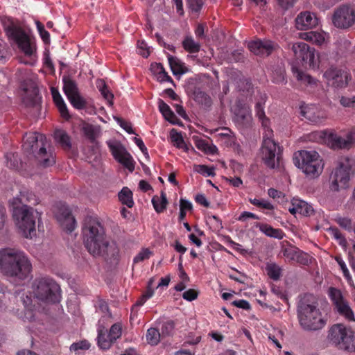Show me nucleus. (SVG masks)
<instances>
[{
  "instance_id": "cd10ccee",
  "label": "nucleus",
  "mask_w": 355,
  "mask_h": 355,
  "mask_svg": "<svg viewBox=\"0 0 355 355\" xmlns=\"http://www.w3.org/2000/svg\"><path fill=\"white\" fill-rule=\"evenodd\" d=\"M254 227L259 228V230L267 236L279 239L283 238L284 232L281 229H275L267 223L257 222L254 223Z\"/></svg>"
},
{
  "instance_id": "4be33fe9",
  "label": "nucleus",
  "mask_w": 355,
  "mask_h": 355,
  "mask_svg": "<svg viewBox=\"0 0 355 355\" xmlns=\"http://www.w3.org/2000/svg\"><path fill=\"white\" fill-rule=\"evenodd\" d=\"M234 121L241 128L250 126L252 116L248 107H238L235 110Z\"/></svg>"
},
{
  "instance_id": "052dcab7",
  "label": "nucleus",
  "mask_w": 355,
  "mask_h": 355,
  "mask_svg": "<svg viewBox=\"0 0 355 355\" xmlns=\"http://www.w3.org/2000/svg\"><path fill=\"white\" fill-rule=\"evenodd\" d=\"M132 192L131 190L125 187H123L120 192L118 193L119 200H132Z\"/></svg>"
},
{
  "instance_id": "412c9836",
  "label": "nucleus",
  "mask_w": 355,
  "mask_h": 355,
  "mask_svg": "<svg viewBox=\"0 0 355 355\" xmlns=\"http://www.w3.org/2000/svg\"><path fill=\"white\" fill-rule=\"evenodd\" d=\"M318 18L310 12H302L297 15L295 23L296 27L300 30L313 28L318 25Z\"/></svg>"
},
{
  "instance_id": "7c9ffc66",
  "label": "nucleus",
  "mask_w": 355,
  "mask_h": 355,
  "mask_svg": "<svg viewBox=\"0 0 355 355\" xmlns=\"http://www.w3.org/2000/svg\"><path fill=\"white\" fill-rule=\"evenodd\" d=\"M55 140L60 144L64 150H69L71 148V138L69 135L62 130H58L54 133Z\"/></svg>"
},
{
  "instance_id": "bf43d9fd",
  "label": "nucleus",
  "mask_w": 355,
  "mask_h": 355,
  "mask_svg": "<svg viewBox=\"0 0 355 355\" xmlns=\"http://www.w3.org/2000/svg\"><path fill=\"white\" fill-rule=\"evenodd\" d=\"M198 292L196 291L195 289L190 288L182 294V297L189 302H191L193 300H195L198 298Z\"/></svg>"
},
{
  "instance_id": "c756f323",
  "label": "nucleus",
  "mask_w": 355,
  "mask_h": 355,
  "mask_svg": "<svg viewBox=\"0 0 355 355\" xmlns=\"http://www.w3.org/2000/svg\"><path fill=\"white\" fill-rule=\"evenodd\" d=\"M194 101L205 108L211 107L212 100L211 97L200 89H196L193 92Z\"/></svg>"
},
{
  "instance_id": "f704fd0d",
  "label": "nucleus",
  "mask_w": 355,
  "mask_h": 355,
  "mask_svg": "<svg viewBox=\"0 0 355 355\" xmlns=\"http://www.w3.org/2000/svg\"><path fill=\"white\" fill-rule=\"evenodd\" d=\"M158 108L159 112L163 115L164 118L172 123H175L174 119H175V115L174 112L171 110V107L168 104H166L162 99L159 98L158 100Z\"/></svg>"
},
{
  "instance_id": "13d9d810",
  "label": "nucleus",
  "mask_w": 355,
  "mask_h": 355,
  "mask_svg": "<svg viewBox=\"0 0 355 355\" xmlns=\"http://www.w3.org/2000/svg\"><path fill=\"white\" fill-rule=\"evenodd\" d=\"M116 121L118 123V124L128 134H135L131 123L123 119L122 118L117 117L116 118Z\"/></svg>"
},
{
  "instance_id": "0eeeda50",
  "label": "nucleus",
  "mask_w": 355,
  "mask_h": 355,
  "mask_svg": "<svg viewBox=\"0 0 355 355\" xmlns=\"http://www.w3.org/2000/svg\"><path fill=\"white\" fill-rule=\"evenodd\" d=\"M12 217L17 226L26 238H33L36 234V220L40 214L26 205H17L12 201Z\"/></svg>"
},
{
  "instance_id": "ddd939ff",
  "label": "nucleus",
  "mask_w": 355,
  "mask_h": 355,
  "mask_svg": "<svg viewBox=\"0 0 355 355\" xmlns=\"http://www.w3.org/2000/svg\"><path fill=\"white\" fill-rule=\"evenodd\" d=\"M52 210L54 217L64 230L70 233L75 230L76 219L72 215L71 209L63 201H56Z\"/></svg>"
},
{
  "instance_id": "dca6fc26",
  "label": "nucleus",
  "mask_w": 355,
  "mask_h": 355,
  "mask_svg": "<svg viewBox=\"0 0 355 355\" xmlns=\"http://www.w3.org/2000/svg\"><path fill=\"white\" fill-rule=\"evenodd\" d=\"M323 78L329 85L336 88L346 87L351 79L347 71L333 66L324 72Z\"/></svg>"
},
{
  "instance_id": "ea45409f",
  "label": "nucleus",
  "mask_w": 355,
  "mask_h": 355,
  "mask_svg": "<svg viewBox=\"0 0 355 355\" xmlns=\"http://www.w3.org/2000/svg\"><path fill=\"white\" fill-rule=\"evenodd\" d=\"M67 99L75 109L83 110L86 107L87 101L80 95V92L73 96H70V98Z\"/></svg>"
},
{
  "instance_id": "20e7f679",
  "label": "nucleus",
  "mask_w": 355,
  "mask_h": 355,
  "mask_svg": "<svg viewBox=\"0 0 355 355\" xmlns=\"http://www.w3.org/2000/svg\"><path fill=\"white\" fill-rule=\"evenodd\" d=\"M1 21L9 41L15 43L27 57H31L37 51L35 38L24 29L18 20L4 17Z\"/></svg>"
},
{
  "instance_id": "1a4fd4ad",
  "label": "nucleus",
  "mask_w": 355,
  "mask_h": 355,
  "mask_svg": "<svg viewBox=\"0 0 355 355\" xmlns=\"http://www.w3.org/2000/svg\"><path fill=\"white\" fill-rule=\"evenodd\" d=\"M294 164L311 178L320 175L323 169L322 159L316 151L300 150L295 154Z\"/></svg>"
},
{
  "instance_id": "de8ad7c7",
  "label": "nucleus",
  "mask_w": 355,
  "mask_h": 355,
  "mask_svg": "<svg viewBox=\"0 0 355 355\" xmlns=\"http://www.w3.org/2000/svg\"><path fill=\"white\" fill-rule=\"evenodd\" d=\"M194 171L206 177L214 176L215 175L214 168L209 167L207 165H195Z\"/></svg>"
},
{
  "instance_id": "f257e3e1",
  "label": "nucleus",
  "mask_w": 355,
  "mask_h": 355,
  "mask_svg": "<svg viewBox=\"0 0 355 355\" xmlns=\"http://www.w3.org/2000/svg\"><path fill=\"white\" fill-rule=\"evenodd\" d=\"M83 231L85 246L89 254L94 257H101L111 266H116L119 263V247L115 241L107 238L105 229L97 218H87Z\"/></svg>"
},
{
  "instance_id": "9d476101",
  "label": "nucleus",
  "mask_w": 355,
  "mask_h": 355,
  "mask_svg": "<svg viewBox=\"0 0 355 355\" xmlns=\"http://www.w3.org/2000/svg\"><path fill=\"white\" fill-rule=\"evenodd\" d=\"M282 152V148L273 139V130L268 129L264 131L261 148V157L264 164L270 168H275L276 164H279Z\"/></svg>"
},
{
  "instance_id": "a211bd4d",
  "label": "nucleus",
  "mask_w": 355,
  "mask_h": 355,
  "mask_svg": "<svg viewBox=\"0 0 355 355\" xmlns=\"http://www.w3.org/2000/svg\"><path fill=\"white\" fill-rule=\"evenodd\" d=\"M248 46L250 51L254 55L261 57H267L278 47V45L271 40L258 39L250 42Z\"/></svg>"
},
{
  "instance_id": "4468645a",
  "label": "nucleus",
  "mask_w": 355,
  "mask_h": 355,
  "mask_svg": "<svg viewBox=\"0 0 355 355\" xmlns=\"http://www.w3.org/2000/svg\"><path fill=\"white\" fill-rule=\"evenodd\" d=\"M106 143L114 158L130 172H133L135 162L123 145L116 141L110 140Z\"/></svg>"
},
{
  "instance_id": "5fc2aeb1",
  "label": "nucleus",
  "mask_w": 355,
  "mask_h": 355,
  "mask_svg": "<svg viewBox=\"0 0 355 355\" xmlns=\"http://www.w3.org/2000/svg\"><path fill=\"white\" fill-rule=\"evenodd\" d=\"M189 8L194 12H198L204 4L203 0H187Z\"/></svg>"
},
{
  "instance_id": "680f3d73",
  "label": "nucleus",
  "mask_w": 355,
  "mask_h": 355,
  "mask_svg": "<svg viewBox=\"0 0 355 355\" xmlns=\"http://www.w3.org/2000/svg\"><path fill=\"white\" fill-rule=\"evenodd\" d=\"M37 89L36 88H33L32 92L33 95L30 97L24 96L23 98V102L28 106H33L35 104L36 102V96L37 94Z\"/></svg>"
},
{
  "instance_id": "6e6552de",
  "label": "nucleus",
  "mask_w": 355,
  "mask_h": 355,
  "mask_svg": "<svg viewBox=\"0 0 355 355\" xmlns=\"http://www.w3.org/2000/svg\"><path fill=\"white\" fill-rule=\"evenodd\" d=\"M329 344L347 353H355V332L343 324L332 325L328 330Z\"/></svg>"
},
{
  "instance_id": "603ef678",
  "label": "nucleus",
  "mask_w": 355,
  "mask_h": 355,
  "mask_svg": "<svg viewBox=\"0 0 355 355\" xmlns=\"http://www.w3.org/2000/svg\"><path fill=\"white\" fill-rule=\"evenodd\" d=\"M299 250L295 247H289L283 250V255L288 261H294L297 259V254Z\"/></svg>"
},
{
  "instance_id": "69168bd1",
  "label": "nucleus",
  "mask_w": 355,
  "mask_h": 355,
  "mask_svg": "<svg viewBox=\"0 0 355 355\" xmlns=\"http://www.w3.org/2000/svg\"><path fill=\"white\" fill-rule=\"evenodd\" d=\"M331 234L336 239L340 241V244L346 243V239L340 232V231L337 227H330L329 229Z\"/></svg>"
},
{
  "instance_id": "a878e982",
  "label": "nucleus",
  "mask_w": 355,
  "mask_h": 355,
  "mask_svg": "<svg viewBox=\"0 0 355 355\" xmlns=\"http://www.w3.org/2000/svg\"><path fill=\"white\" fill-rule=\"evenodd\" d=\"M293 207L289 209L291 214H300L303 216H310L313 214L314 209L307 201H294Z\"/></svg>"
},
{
  "instance_id": "79ce46f5",
  "label": "nucleus",
  "mask_w": 355,
  "mask_h": 355,
  "mask_svg": "<svg viewBox=\"0 0 355 355\" xmlns=\"http://www.w3.org/2000/svg\"><path fill=\"white\" fill-rule=\"evenodd\" d=\"M170 137L171 142L178 148H183L184 146V141L180 132H178L175 129H172L170 132Z\"/></svg>"
},
{
  "instance_id": "774afa93",
  "label": "nucleus",
  "mask_w": 355,
  "mask_h": 355,
  "mask_svg": "<svg viewBox=\"0 0 355 355\" xmlns=\"http://www.w3.org/2000/svg\"><path fill=\"white\" fill-rule=\"evenodd\" d=\"M6 159H7V166L8 168H14V169L18 168V166H19L18 162H17V159L15 158L14 154L6 155Z\"/></svg>"
},
{
  "instance_id": "4c0bfd02",
  "label": "nucleus",
  "mask_w": 355,
  "mask_h": 355,
  "mask_svg": "<svg viewBox=\"0 0 355 355\" xmlns=\"http://www.w3.org/2000/svg\"><path fill=\"white\" fill-rule=\"evenodd\" d=\"M168 60L171 69L174 75H182L185 73V67L178 58L170 55Z\"/></svg>"
},
{
  "instance_id": "4d7b16f0",
  "label": "nucleus",
  "mask_w": 355,
  "mask_h": 355,
  "mask_svg": "<svg viewBox=\"0 0 355 355\" xmlns=\"http://www.w3.org/2000/svg\"><path fill=\"white\" fill-rule=\"evenodd\" d=\"M90 347V344L86 340H81L80 342L73 343L70 346V350L73 352H77L79 349L86 350Z\"/></svg>"
},
{
  "instance_id": "b1692460",
  "label": "nucleus",
  "mask_w": 355,
  "mask_h": 355,
  "mask_svg": "<svg viewBox=\"0 0 355 355\" xmlns=\"http://www.w3.org/2000/svg\"><path fill=\"white\" fill-rule=\"evenodd\" d=\"M328 35L324 32L309 31L300 33V38L317 46H322L326 42Z\"/></svg>"
},
{
  "instance_id": "49530a36",
  "label": "nucleus",
  "mask_w": 355,
  "mask_h": 355,
  "mask_svg": "<svg viewBox=\"0 0 355 355\" xmlns=\"http://www.w3.org/2000/svg\"><path fill=\"white\" fill-rule=\"evenodd\" d=\"M97 87L102 96L110 101L113 98V94L110 92L106 83L103 80H98L96 83Z\"/></svg>"
},
{
  "instance_id": "6ab92c4d",
  "label": "nucleus",
  "mask_w": 355,
  "mask_h": 355,
  "mask_svg": "<svg viewBox=\"0 0 355 355\" xmlns=\"http://www.w3.org/2000/svg\"><path fill=\"white\" fill-rule=\"evenodd\" d=\"M301 114L307 120L315 124L322 123L327 118L325 113L315 105L302 106Z\"/></svg>"
},
{
  "instance_id": "e433bc0d",
  "label": "nucleus",
  "mask_w": 355,
  "mask_h": 355,
  "mask_svg": "<svg viewBox=\"0 0 355 355\" xmlns=\"http://www.w3.org/2000/svg\"><path fill=\"white\" fill-rule=\"evenodd\" d=\"M194 141L196 147L206 154L214 155L218 150L216 146L209 145V143L203 139L197 138Z\"/></svg>"
},
{
  "instance_id": "c85d7f7f",
  "label": "nucleus",
  "mask_w": 355,
  "mask_h": 355,
  "mask_svg": "<svg viewBox=\"0 0 355 355\" xmlns=\"http://www.w3.org/2000/svg\"><path fill=\"white\" fill-rule=\"evenodd\" d=\"M113 343L107 330L105 327H99L97 336L98 346L105 350L110 349Z\"/></svg>"
},
{
  "instance_id": "2eb2a0df",
  "label": "nucleus",
  "mask_w": 355,
  "mask_h": 355,
  "mask_svg": "<svg viewBox=\"0 0 355 355\" xmlns=\"http://www.w3.org/2000/svg\"><path fill=\"white\" fill-rule=\"evenodd\" d=\"M332 23L336 28L347 29L355 23V10L347 5H342L335 10Z\"/></svg>"
},
{
  "instance_id": "7ed1b4c3",
  "label": "nucleus",
  "mask_w": 355,
  "mask_h": 355,
  "mask_svg": "<svg viewBox=\"0 0 355 355\" xmlns=\"http://www.w3.org/2000/svg\"><path fill=\"white\" fill-rule=\"evenodd\" d=\"M22 149L27 155H33L40 166H51L55 164V156L46 136L37 132L26 134Z\"/></svg>"
},
{
  "instance_id": "72a5a7b5",
  "label": "nucleus",
  "mask_w": 355,
  "mask_h": 355,
  "mask_svg": "<svg viewBox=\"0 0 355 355\" xmlns=\"http://www.w3.org/2000/svg\"><path fill=\"white\" fill-rule=\"evenodd\" d=\"M182 45L184 49L189 53H196L200 50V43L196 42L191 35L184 37Z\"/></svg>"
},
{
  "instance_id": "bb28decb",
  "label": "nucleus",
  "mask_w": 355,
  "mask_h": 355,
  "mask_svg": "<svg viewBox=\"0 0 355 355\" xmlns=\"http://www.w3.org/2000/svg\"><path fill=\"white\" fill-rule=\"evenodd\" d=\"M62 83L63 92L67 98L80 92L77 83L69 76H62Z\"/></svg>"
},
{
  "instance_id": "f3484780",
  "label": "nucleus",
  "mask_w": 355,
  "mask_h": 355,
  "mask_svg": "<svg viewBox=\"0 0 355 355\" xmlns=\"http://www.w3.org/2000/svg\"><path fill=\"white\" fill-rule=\"evenodd\" d=\"M327 145L333 149H349L355 144V131L347 132L345 138L334 132H323Z\"/></svg>"
},
{
  "instance_id": "8fccbe9b",
  "label": "nucleus",
  "mask_w": 355,
  "mask_h": 355,
  "mask_svg": "<svg viewBox=\"0 0 355 355\" xmlns=\"http://www.w3.org/2000/svg\"><path fill=\"white\" fill-rule=\"evenodd\" d=\"M250 202L266 214H270V211L274 209V206L269 201H250Z\"/></svg>"
},
{
  "instance_id": "aec40b11",
  "label": "nucleus",
  "mask_w": 355,
  "mask_h": 355,
  "mask_svg": "<svg viewBox=\"0 0 355 355\" xmlns=\"http://www.w3.org/2000/svg\"><path fill=\"white\" fill-rule=\"evenodd\" d=\"M17 301L21 303L24 306V314L19 315V318L24 320L32 321L35 318L34 309L35 305L33 304V299L31 295L26 294L25 293H21V292L17 293L16 295Z\"/></svg>"
},
{
  "instance_id": "423d86ee",
  "label": "nucleus",
  "mask_w": 355,
  "mask_h": 355,
  "mask_svg": "<svg viewBox=\"0 0 355 355\" xmlns=\"http://www.w3.org/2000/svg\"><path fill=\"white\" fill-rule=\"evenodd\" d=\"M61 289L59 284L49 276L37 277L31 283V295L38 302L53 304L60 302Z\"/></svg>"
},
{
  "instance_id": "39448f33",
  "label": "nucleus",
  "mask_w": 355,
  "mask_h": 355,
  "mask_svg": "<svg viewBox=\"0 0 355 355\" xmlns=\"http://www.w3.org/2000/svg\"><path fill=\"white\" fill-rule=\"evenodd\" d=\"M312 296H304L297 305V318L301 327L307 331H317L322 329L327 320L322 315L318 304L311 300Z\"/></svg>"
},
{
  "instance_id": "6e6d98bb",
  "label": "nucleus",
  "mask_w": 355,
  "mask_h": 355,
  "mask_svg": "<svg viewBox=\"0 0 355 355\" xmlns=\"http://www.w3.org/2000/svg\"><path fill=\"white\" fill-rule=\"evenodd\" d=\"M336 223L343 228L347 231L353 230L352 220L349 218L338 217L336 220Z\"/></svg>"
},
{
  "instance_id": "9b49d317",
  "label": "nucleus",
  "mask_w": 355,
  "mask_h": 355,
  "mask_svg": "<svg viewBox=\"0 0 355 355\" xmlns=\"http://www.w3.org/2000/svg\"><path fill=\"white\" fill-rule=\"evenodd\" d=\"M352 167L353 161L349 157H343L338 160L330 177L331 182L329 189L331 191H338L340 188L346 189L349 187Z\"/></svg>"
},
{
  "instance_id": "37998d69",
  "label": "nucleus",
  "mask_w": 355,
  "mask_h": 355,
  "mask_svg": "<svg viewBox=\"0 0 355 355\" xmlns=\"http://www.w3.org/2000/svg\"><path fill=\"white\" fill-rule=\"evenodd\" d=\"M146 339L151 345H156L159 343L160 339V333L155 328H150L146 333Z\"/></svg>"
},
{
  "instance_id": "58836bf2",
  "label": "nucleus",
  "mask_w": 355,
  "mask_h": 355,
  "mask_svg": "<svg viewBox=\"0 0 355 355\" xmlns=\"http://www.w3.org/2000/svg\"><path fill=\"white\" fill-rule=\"evenodd\" d=\"M266 270L268 277L274 280L277 281L282 277V268L275 263H268L266 266Z\"/></svg>"
},
{
  "instance_id": "5701e85b",
  "label": "nucleus",
  "mask_w": 355,
  "mask_h": 355,
  "mask_svg": "<svg viewBox=\"0 0 355 355\" xmlns=\"http://www.w3.org/2000/svg\"><path fill=\"white\" fill-rule=\"evenodd\" d=\"M83 136L92 144L97 146L98 142L97 138L101 135V130L98 126L94 125L88 123H83L80 128Z\"/></svg>"
},
{
  "instance_id": "2f4dec72",
  "label": "nucleus",
  "mask_w": 355,
  "mask_h": 355,
  "mask_svg": "<svg viewBox=\"0 0 355 355\" xmlns=\"http://www.w3.org/2000/svg\"><path fill=\"white\" fill-rule=\"evenodd\" d=\"M292 73L298 81L306 85H315L317 84V80L310 75L300 70L297 67H292Z\"/></svg>"
},
{
  "instance_id": "c03bdc74",
  "label": "nucleus",
  "mask_w": 355,
  "mask_h": 355,
  "mask_svg": "<svg viewBox=\"0 0 355 355\" xmlns=\"http://www.w3.org/2000/svg\"><path fill=\"white\" fill-rule=\"evenodd\" d=\"M329 295L336 306L345 302L340 291L336 288H329Z\"/></svg>"
},
{
  "instance_id": "f8f14e48",
  "label": "nucleus",
  "mask_w": 355,
  "mask_h": 355,
  "mask_svg": "<svg viewBox=\"0 0 355 355\" xmlns=\"http://www.w3.org/2000/svg\"><path fill=\"white\" fill-rule=\"evenodd\" d=\"M292 50L296 60H300L303 65H309L313 69L318 68L319 56L315 49L304 42H297L293 44Z\"/></svg>"
},
{
  "instance_id": "09e8293b",
  "label": "nucleus",
  "mask_w": 355,
  "mask_h": 355,
  "mask_svg": "<svg viewBox=\"0 0 355 355\" xmlns=\"http://www.w3.org/2000/svg\"><path fill=\"white\" fill-rule=\"evenodd\" d=\"M110 337L114 343L118 338L121 336L122 334V327L119 323H115L112 325L108 332Z\"/></svg>"
},
{
  "instance_id": "0e129e2a",
  "label": "nucleus",
  "mask_w": 355,
  "mask_h": 355,
  "mask_svg": "<svg viewBox=\"0 0 355 355\" xmlns=\"http://www.w3.org/2000/svg\"><path fill=\"white\" fill-rule=\"evenodd\" d=\"M154 209L157 213L163 212L167 207L168 201H151Z\"/></svg>"
},
{
  "instance_id": "393cba45",
  "label": "nucleus",
  "mask_w": 355,
  "mask_h": 355,
  "mask_svg": "<svg viewBox=\"0 0 355 355\" xmlns=\"http://www.w3.org/2000/svg\"><path fill=\"white\" fill-rule=\"evenodd\" d=\"M51 95L53 98V101L58 107L60 115L62 118L69 119L70 118V115L67 107L66 103H64L62 96L60 95L58 90L54 87L51 89Z\"/></svg>"
},
{
  "instance_id": "a19ab883",
  "label": "nucleus",
  "mask_w": 355,
  "mask_h": 355,
  "mask_svg": "<svg viewBox=\"0 0 355 355\" xmlns=\"http://www.w3.org/2000/svg\"><path fill=\"white\" fill-rule=\"evenodd\" d=\"M336 307L337 308L339 313L342 315H344L346 319L349 321L355 320L354 313L345 301Z\"/></svg>"
},
{
  "instance_id": "3c124183",
  "label": "nucleus",
  "mask_w": 355,
  "mask_h": 355,
  "mask_svg": "<svg viewBox=\"0 0 355 355\" xmlns=\"http://www.w3.org/2000/svg\"><path fill=\"white\" fill-rule=\"evenodd\" d=\"M152 252L148 248L143 249L133 259V263L136 264L144 260L148 259Z\"/></svg>"
},
{
  "instance_id": "a18cd8bd",
  "label": "nucleus",
  "mask_w": 355,
  "mask_h": 355,
  "mask_svg": "<svg viewBox=\"0 0 355 355\" xmlns=\"http://www.w3.org/2000/svg\"><path fill=\"white\" fill-rule=\"evenodd\" d=\"M36 27L37 29V31L40 34V36L43 41V42L45 44H50V34L45 29L44 26L42 23H41L39 21H37L35 22Z\"/></svg>"
},
{
  "instance_id": "864d4df0",
  "label": "nucleus",
  "mask_w": 355,
  "mask_h": 355,
  "mask_svg": "<svg viewBox=\"0 0 355 355\" xmlns=\"http://www.w3.org/2000/svg\"><path fill=\"white\" fill-rule=\"evenodd\" d=\"M175 323L173 320H168L163 323L162 326V334L164 336H171L174 330Z\"/></svg>"
},
{
  "instance_id": "473e14b6",
  "label": "nucleus",
  "mask_w": 355,
  "mask_h": 355,
  "mask_svg": "<svg viewBox=\"0 0 355 355\" xmlns=\"http://www.w3.org/2000/svg\"><path fill=\"white\" fill-rule=\"evenodd\" d=\"M256 115L261 123L263 132L271 129L270 119L266 116L263 103L258 102L255 105Z\"/></svg>"
},
{
  "instance_id": "f03ea898",
  "label": "nucleus",
  "mask_w": 355,
  "mask_h": 355,
  "mask_svg": "<svg viewBox=\"0 0 355 355\" xmlns=\"http://www.w3.org/2000/svg\"><path fill=\"white\" fill-rule=\"evenodd\" d=\"M32 263L26 253L16 248L0 250V272L19 281L26 279L32 272Z\"/></svg>"
},
{
  "instance_id": "e2e57ef3",
  "label": "nucleus",
  "mask_w": 355,
  "mask_h": 355,
  "mask_svg": "<svg viewBox=\"0 0 355 355\" xmlns=\"http://www.w3.org/2000/svg\"><path fill=\"white\" fill-rule=\"evenodd\" d=\"M340 103L343 107H355V96L352 98L342 96L340 99Z\"/></svg>"
},
{
  "instance_id": "c9c22d12",
  "label": "nucleus",
  "mask_w": 355,
  "mask_h": 355,
  "mask_svg": "<svg viewBox=\"0 0 355 355\" xmlns=\"http://www.w3.org/2000/svg\"><path fill=\"white\" fill-rule=\"evenodd\" d=\"M152 70L157 76V79L158 81L163 82H169L173 83V79L170 76L168 75L167 72H166L163 65L160 63H155V65H152Z\"/></svg>"
},
{
  "instance_id": "338daca9",
  "label": "nucleus",
  "mask_w": 355,
  "mask_h": 355,
  "mask_svg": "<svg viewBox=\"0 0 355 355\" xmlns=\"http://www.w3.org/2000/svg\"><path fill=\"white\" fill-rule=\"evenodd\" d=\"M248 218L259 220V217L257 215H256V214H253L252 212L243 211L241 214V215L239 216L237 220H239V221H241V222H245Z\"/></svg>"
}]
</instances>
